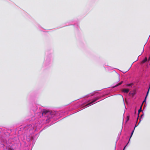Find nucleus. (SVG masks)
Wrapping results in <instances>:
<instances>
[{
	"label": "nucleus",
	"instance_id": "11",
	"mask_svg": "<svg viewBox=\"0 0 150 150\" xmlns=\"http://www.w3.org/2000/svg\"><path fill=\"white\" fill-rule=\"evenodd\" d=\"M126 146H127V145H126V146L124 147V149H123V150H124L125 149V147H126Z\"/></svg>",
	"mask_w": 150,
	"mask_h": 150
},
{
	"label": "nucleus",
	"instance_id": "10",
	"mask_svg": "<svg viewBox=\"0 0 150 150\" xmlns=\"http://www.w3.org/2000/svg\"><path fill=\"white\" fill-rule=\"evenodd\" d=\"M150 60V56H149L148 59H147V61H149Z\"/></svg>",
	"mask_w": 150,
	"mask_h": 150
},
{
	"label": "nucleus",
	"instance_id": "4",
	"mask_svg": "<svg viewBox=\"0 0 150 150\" xmlns=\"http://www.w3.org/2000/svg\"><path fill=\"white\" fill-rule=\"evenodd\" d=\"M129 91V89H124L122 90V91L124 93H127Z\"/></svg>",
	"mask_w": 150,
	"mask_h": 150
},
{
	"label": "nucleus",
	"instance_id": "7",
	"mask_svg": "<svg viewBox=\"0 0 150 150\" xmlns=\"http://www.w3.org/2000/svg\"><path fill=\"white\" fill-rule=\"evenodd\" d=\"M123 82V81H121L119 83H118V84H117V85H116L115 86H114L113 87H117L120 85H121V84H122V83Z\"/></svg>",
	"mask_w": 150,
	"mask_h": 150
},
{
	"label": "nucleus",
	"instance_id": "12",
	"mask_svg": "<svg viewBox=\"0 0 150 150\" xmlns=\"http://www.w3.org/2000/svg\"><path fill=\"white\" fill-rule=\"evenodd\" d=\"M122 72H123L124 73H125V72H126V71H125V72H124L123 71H122Z\"/></svg>",
	"mask_w": 150,
	"mask_h": 150
},
{
	"label": "nucleus",
	"instance_id": "3",
	"mask_svg": "<svg viewBox=\"0 0 150 150\" xmlns=\"http://www.w3.org/2000/svg\"><path fill=\"white\" fill-rule=\"evenodd\" d=\"M147 61V57H145L144 59L141 62L142 64H144V63L146 62Z\"/></svg>",
	"mask_w": 150,
	"mask_h": 150
},
{
	"label": "nucleus",
	"instance_id": "2",
	"mask_svg": "<svg viewBox=\"0 0 150 150\" xmlns=\"http://www.w3.org/2000/svg\"><path fill=\"white\" fill-rule=\"evenodd\" d=\"M99 99L98 98H95L90 103L88 104V105H89L90 104H91L92 103H93L95 102L97 100H98Z\"/></svg>",
	"mask_w": 150,
	"mask_h": 150
},
{
	"label": "nucleus",
	"instance_id": "6",
	"mask_svg": "<svg viewBox=\"0 0 150 150\" xmlns=\"http://www.w3.org/2000/svg\"><path fill=\"white\" fill-rule=\"evenodd\" d=\"M142 105L140 106V108L138 110V115L139 114L140 112L142 111Z\"/></svg>",
	"mask_w": 150,
	"mask_h": 150
},
{
	"label": "nucleus",
	"instance_id": "9",
	"mask_svg": "<svg viewBox=\"0 0 150 150\" xmlns=\"http://www.w3.org/2000/svg\"><path fill=\"white\" fill-rule=\"evenodd\" d=\"M133 83H131L128 84H127V86H131L133 85Z\"/></svg>",
	"mask_w": 150,
	"mask_h": 150
},
{
	"label": "nucleus",
	"instance_id": "13",
	"mask_svg": "<svg viewBox=\"0 0 150 150\" xmlns=\"http://www.w3.org/2000/svg\"><path fill=\"white\" fill-rule=\"evenodd\" d=\"M143 115V114L141 116V117H142Z\"/></svg>",
	"mask_w": 150,
	"mask_h": 150
},
{
	"label": "nucleus",
	"instance_id": "1",
	"mask_svg": "<svg viewBox=\"0 0 150 150\" xmlns=\"http://www.w3.org/2000/svg\"><path fill=\"white\" fill-rule=\"evenodd\" d=\"M110 74L111 75H117L118 74L115 70H113L110 72Z\"/></svg>",
	"mask_w": 150,
	"mask_h": 150
},
{
	"label": "nucleus",
	"instance_id": "8",
	"mask_svg": "<svg viewBox=\"0 0 150 150\" xmlns=\"http://www.w3.org/2000/svg\"><path fill=\"white\" fill-rule=\"evenodd\" d=\"M134 131V129L133 130V131H132V133L131 134V136L130 137L129 141L130 140V138H131V137H132V135L133 134Z\"/></svg>",
	"mask_w": 150,
	"mask_h": 150
},
{
	"label": "nucleus",
	"instance_id": "5",
	"mask_svg": "<svg viewBox=\"0 0 150 150\" xmlns=\"http://www.w3.org/2000/svg\"><path fill=\"white\" fill-rule=\"evenodd\" d=\"M49 112V111L47 110H44L42 113V114L43 115L44 114H46L47 113Z\"/></svg>",
	"mask_w": 150,
	"mask_h": 150
}]
</instances>
